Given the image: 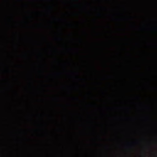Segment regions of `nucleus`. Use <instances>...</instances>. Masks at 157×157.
<instances>
[{
    "label": "nucleus",
    "mask_w": 157,
    "mask_h": 157,
    "mask_svg": "<svg viewBox=\"0 0 157 157\" xmlns=\"http://www.w3.org/2000/svg\"><path fill=\"white\" fill-rule=\"evenodd\" d=\"M77 99H78V98H77Z\"/></svg>",
    "instance_id": "nucleus-1"
}]
</instances>
